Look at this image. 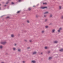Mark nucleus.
<instances>
[{
  "mask_svg": "<svg viewBox=\"0 0 63 63\" xmlns=\"http://www.w3.org/2000/svg\"><path fill=\"white\" fill-rule=\"evenodd\" d=\"M23 63H24V62H25L23 61Z\"/></svg>",
  "mask_w": 63,
  "mask_h": 63,
  "instance_id": "nucleus-36",
  "label": "nucleus"
},
{
  "mask_svg": "<svg viewBox=\"0 0 63 63\" xmlns=\"http://www.w3.org/2000/svg\"><path fill=\"white\" fill-rule=\"evenodd\" d=\"M33 7H35V6H33Z\"/></svg>",
  "mask_w": 63,
  "mask_h": 63,
  "instance_id": "nucleus-41",
  "label": "nucleus"
},
{
  "mask_svg": "<svg viewBox=\"0 0 63 63\" xmlns=\"http://www.w3.org/2000/svg\"><path fill=\"white\" fill-rule=\"evenodd\" d=\"M54 42V43H58V41H55Z\"/></svg>",
  "mask_w": 63,
  "mask_h": 63,
  "instance_id": "nucleus-8",
  "label": "nucleus"
},
{
  "mask_svg": "<svg viewBox=\"0 0 63 63\" xmlns=\"http://www.w3.org/2000/svg\"><path fill=\"white\" fill-rule=\"evenodd\" d=\"M30 48L29 47L27 48Z\"/></svg>",
  "mask_w": 63,
  "mask_h": 63,
  "instance_id": "nucleus-40",
  "label": "nucleus"
},
{
  "mask_svg": "<svg viewBox=\"0 0 63 63\" xmlns=\"http://www.w3.org/2000/svg\"><path fill=\"white\" fill-rule=\"evenodd\" d=\"M1 63H4V62H2Z\"/></svg>",
  "mask_w": 63,
  "mask_h": 63,
  "instance_id": "nucleus-39",
  "label": "nucleus"
},
{
  "mask_svg": "<svg viewBox=\"0 0 63 63\" xmlns=\"http://www.w3.org/2000/svg\"><path fill=\"white\" fill-rule=\"evenodd\" d=\"M47 19H45V22H47Z\"/></svg>",
  "mask_w": 63,
  "mask_h": 63,
  "instance_id": "nucleus-14",
  "label": "nucleus"
},
{
  "mask_svg": "<svg viewBox=\"0 0 63 63\" xmlns=\"http://www.w3.org/2000/svg\"><path fill=\"white\" fill-rule=\"evenodd\" d=\"M59 51H63V49H62L59 50Z\"/></svg>",
  "mask_w": 63,
  "mask_h": 63,
  "instance_id": "nucleus-9",
  "label": "nucleus"
},
{
  "mask_svg": "<svg viewBox=\"0 0 63 63\" xmlns=\"http://www.w3.org/2000/svg\"><path fill=\"white\" fill-rule=\"evenodd\" d=\"M30 10H31V8H29L28 9V10H29L30 11Z\"/></svg>",
  "mask_w": 63,
  "mask_h": 63,
  "instance_id": "nucleus-23",
  "label": "nucleus"
},
{
  "mask_svg": "<svg viewBox=\"0 0 63 63\" xmlns=\"http://www.w3.org/2000/svg\"><path fill=\"white\" fill-rule=\"evenodd\" d=\"M36 17H38V15H36Z\"/></svg>",
  "mask_w": 63,
  "mask_h": 63,
  "instance_id": "nucleus-28",
  "label": "nucleus"
},
{
  "mask_svg": "<svg viewBox=\"0 0 63 63\" xmlns=\"http://www.w3.org/2000/svg\"><path fill=\"white\" fill-rule=\"evenodd\" d=\"M27 22H28V23H29V21L27 20Z\"/></svg>",
  "mask_w": 63,
  "mask_h": 63,
  "instance_id": "nucleus-32",
  "label": "nucleus"
},
{
  "mask_svg": "<svg viewBox=\"0 0 63 63\" xmlns=\"http://www.w3.org/2000/svg\"><path fill=\"white\" fill-rule=\"evenodd\" d=\"M16 44H15V46H16Z\"/></svg>",
  "mask_w": 63,
  "mask_h": 63,
  "instance_id": "nucleus-37",
  "label": "nucleus"
},
{
  "mask_svg": "<svg viewBox=\"0 0 63 63\" xmlns=\"http://www.w3.org/2000/svg\"><path fill=\"white\" fill-rule=\"evenodd\" d=\"M11 4H14V3L13 2H12Z\"/></svg>",
  "mask_w": 63,
  "mask_h": 63,
  "instance_id": "nucleus-31",
  "label": "nucleus"
},
{
  "mask_svg": "<svg viewBox=\"0 0 63 63\" xmlns=\"http://www.w3.org/2000/svg\"><path fill=\"white\" fill-rule=\"evenodd\" d=\"M62 19H63V16H62L61 17Z\"/></svg>",
  "mask_w": 63,
  "mask_h": 63,
  "instance_id": "nucleus-22",
  "label": "nucleus"
},
{
  "mask_svg": "<svg viewBox=\"0 0 63 63\" xmlns=\"http://www.w3.org/2000/svg\"><path fill=\"white\" fill-rule=\"evenodd\" d=\"M52 15H50V17H52Z\"/></svg>",
  "mask_w": 63,
  "mask_h": 63,
  "instance_id": "nucleus-13",
  "label": "nucleus"
},
{
  "mask_svg": "<svg viewBox=\"0 0 63 63\" xmlns=\"http://www.w3.org/2000/svg\"><path fill=\"white\" fill-rule=\"evenodd\" d=\"M8 3H9V1H7L6 3V4H8Z\"/></svg>",
  "mask_w": 63,
  "mask_h": 63,
  "instance_id": "nucleus-24",
  "label": "nucleus"
},
{
  "mask_svg": "<svg viewBox=\"0 0 63 63\" xmlns=\"http://www.w3.org/2000/svg\"><path fill=\"white\" fill-rule=\"evenodd\" d=\"M11 37L13 38V37H14V34H11Z\"/></svg>",
  "mask_w": 63,
  "mask_h": 63,
  "instance_id": "nucleus-6",
  "label": "nucleus"
},
{
  "mask_svg": "<svg viewBox=\"0 0 63 63\" xmlns=\"http://www.w3.org/2000/svg\"><path fill=\"white\" fill-rule=\"evenodd\" d=\"M45 27H46V28H48V27L47 26H45Z\"/></svg>",
  "mask_w": 63,
  "mask_h": 63,
  "instance_id": "nucleus-17",
  "label": "nucleus"
},
{
  "mask_svg": "<svg viewBox=\"0 0 63 63\" xmlns=\"http://www.w3.org/2000/svg\"><path fill=\"white\" fill-rule=\"evenodd\" d=\"M30 42H32V41H31V40H30Z\"/></svg>",
  "mask_w": 63,
  "mask_h": 63,
  "instance_id": "nucleus-33",
  "label": "nucleus"
},
{
  "mask_svg": "<svg viewBox=\"0 0 63 63\" xmlns=\"http://www.w3.org/2000/svg\"><path fill=\"white\" fill-rule=\"evenodd\" d=\"M52 59V57H49V60H50Z\"/></svg>",
  "mask_w": 63,
  "mask_h": 63,
  "instance_id": "nucleus-12",
  "label": "nucleus"
},
{
  "mask_svg": "<svg viewBox=\"0 0 63 63\" xmlns=\"http://www.w3.org/2000/svg\"><path fill=\"white\" fill-rule=\"evenodd\" d=\"M6 6H7V5H5L4 6V7H6Z\"/></svg>",
  "mask_w": 63,
  "mask_h": 63,
  "instance_id": "nucleus-35",
  "label": "nucleus"
},
{
  "mask_svg": "<svg viewBox=\"0 0 63 63\" xmlns=\"http://www.w3.org/2000/svg\"><path fill=\"white\" fill-rule=\"evenodd\" d=\"M32 63H35L36 62L35 61H32Z\"/></svg>",
  "mask_w": 63,
  "mask_h": 63,
  "instance_id": "nucleus-11",
  "label": "nucleus"
},
{
  "mask_svg": "<svg viewBox=\"0 0 63 63\" xmlns=\"http://www.w3.org/2000/svg\"><path fill=\"white\" fill-rule=\"evenodd\" d=\"M44 16L45 17H46V16H47V15H44Z\"/></svg>",
  "mask_w": 63,
  "mask_h": 63,
  "instance_id": "nucleus-19",
  "label": "nucleus"
},
{
  "mask_svg": "<svg viewBox=\"0 0 63 63\" xmlns=\"http://www.w3.org/2000/svg\"><path fill=\"white\" fill-rule=\"evenodd\" d=\"M22 0H19L18 1H19V2H21V1H22Z\"/></svg>",
  "mask_w": 63,
  "mask_h": 63,
  "instance_id": "nucleus-15",
  "label": "nucleus"
},
{
  "mask_svg": "<svg viewBox=\"0 0 63 63\" xmlns=\"http://www.w3.org/2000/svg\"><path fill=\"white\" fill-rule=\"evenodd\" d=\"M43 4L44 5V4H47V3H43Z\"/></svg>",
  "mask_w": 63,
  "mask_h": 63,
  "instance_id": "nucleus-25",
  "label": "nucleus"
},
{
  "mask_svg": "<svg viewBox=\"0 0 63 63\" xmlns=\"http://www.w3.org/2000/svg\"><path fill=\"white\" fill-rule=\"evenodd\" d=\"M44 32H45V31H42V33H44Z\"/></svg>",
  "mask_w": 63,
  "mask_h": 63,
  "instance_id": "nucleus-18",
  "label": "nucleus"
},
{
  "mask_svg": "<svg viewBox=\"0 0 63 63\" xmlns=\"http://www.w3.org/2000/svg\"><path fill=\"white\" fill-rule=\"evenodd\" d=\"M62 30V28H61L59 29V30L58 31V32H60V30Z\"/></svg>",
  "mask_w": 63,
  "mask_h": 63,
  "instance_id": "nucleus-2",
  "label": "nucleus"
},
{
  "mask_svg": "<svg viewBox=\"0 0 63 63\" xmlns=\"http://www.w3.org/2000/svg\"><path fill=\"white\" fill-rule=\"evenodd\" d=\"M1 44H3V45H5V44H6V42H1Z\"/></svg>",
  "mask_w": 63,
  "mask_h": 63,
  "instance_id": "nucleus-1",
  "label": "nucleus"
},
{
  "mask_svg": "<svg viewBox=\"0 0 63 63\" xmlns=\"http://www.w3.org/2000/svg\"><path fill=\"white\" fill-rule=\"evenodd\" d=\"M18 51H20V49H18Z\"/></svg>",
  "mask_w": 63,
  "mask_h": 63,
  "instance_id": "nucleus-21",
  "label": "nucleus"
},
{
  "mask_svg": "<svg viewBox=\"0 0 63 63\" xmlns=\"http://www.w3.org/2000/svg\"><path fill=\"white\" fill-rule=\"evenodd\" d=\"M1 5V4H0V6Z\"/></svg>",
  "mask_w": 63,
  "mask_h": 63,
  "instance_id": "nucleus-42",
  "label": "nucleus"
},
{
  "mask_svg": "<svg viewBox=\"0 0 63 63\" xmlns=\"http://www.w3.org/2000/svg\"><path fill=\"white\" fill-rule=\"evenodd\" d=\"M20 12V11H18L17 12V13H19V12Z\"/></svg>",
  "mask_w": 63,
  "mask_h": 63,
  "instance_id": "nucleus-27",
  "label": "nucleus"
},
{
  "mask_svg": "<svg viewBox=\"0 0 63 63\" xmlns=\"http://www.w3.org/2000/svg\"><path fill=\"white\" fill-rule=\"evenodd\" d=\"M36 53L37 52H34L32 53V54H36Z\"/></svg>",
  "mask_w": 63,
  "mask_h": 63,
  "instance_id": "nucleus-7",
  "label": "nucleus"
},
{
  "mask_svg": "<svg viewBox=\"0 0 63 63\" xmlns=\"http://www.w3.org/2000/svg\"><path fill=\"white\" fill-rule=\"evenodd\" d=\"M45 49H47V47H45Z\"/></svg>",
  "mask_w": 63,
  "mask_h": 63,
  "instance_id": "nucleus-20",
  "label": "nucleus"
},
{
  "mask_svg": "<svg viewBox=\"0 0 63 63\" xmlns=\"http://www.w3.org/2000/svg\"><path fill=\"white\" fill-rule=\"evenodd\" d=\"M47 13H48V12L47 11H46L44 13V14H47Z\"/></svg>",
  "mask_w": 63,
  "mask_h": 63,
  "instance_id": "nucleus-5",
  "label": "nucleus"
},
{
  "mask_svg": "<svg viewBox=\"0 0 63 63\" xmlns=\"http://www.w3.org/2000/svg\"><path fill=\"white\" fill-rule=\"evenodd\" d=\"M40 8H41V9H46V8H47V7H41Z\"/></svg>",
  "mask_w": 63,
  "mask_h": 63,
  "instance_id": "nucleus-4",
  "label": "nucleus"
},
{
  "mask_svg": "<svg viewBox=\"0 0 63 63\" xmlns=\"http://www.w3.org/2000/svg\"><path fill=\"white\" fill-rule=\"evenodd\" d=\"M2 48H3V46H0V49H2Z\"/></svg>",
  "mask_w": 63,
  "mask_h": 63,
  "instance_id": "nucleus-10",
  "label": "nucleus"
},
{
  "mask_svg": "<svg viewBox=\"0 0 63 63\" xmlns=\"http://www.w3.org/2000/svg\"><path fill=\"white\" fill-rule=\"evenodd\" d=\"M41 54H43V53H41Z\"/></svg>",
  "mask_w": 63,
  "mask_h": 63,
  "instance_id": "nucleus-38",
  "label": "nucleus"
},
{
  "mask_svg": "<svg viewBox=\"0 0 63 63\" xmlns=\"http://www.w3.org/2000/svg\"><path fill=\"white\" fill-rule=\"evenodd\" d=\"M24 41H25V42H27V40H24Z\"/></svg>",
  "mask_w": 63,
  "mask_h": 63,
  "instance_id": "nucleus-29",
  "label": "nucleus"
},
{
  "mask_svg": "<svg viewBox=\"0 0 63 63\" xmlns=\"http://www.w3.org/2000/svg\"><path fill=\"white\" fill-rule=\"evenodd\" d=\"M48 53H50V51H48Z\"/></svg>",
  "mask_w": 63,
  "mask_h": 63,
  "instance_id": "nucleus-30",
  "label": "nucleus"
},
{
  "mask_svg": "<svg viewBox=\"0 0 63 63\" xmlns=\"http://www.w3.org/2000/svg\"><path fill=\"white\" fill-rule=\"evenodd\" d=\"M55 30L54 29L52 30L51 31V32L52 33H54V32H55Z\"/></svg>",
  "mask_w": 63,
  "mask_h": 63,
  "instance_id": "nucleus-3",
  "label": "nucleus"
},
{
  "mask_svg": "<svg viewBox=\"0 0 63 63\" xmlns=\"http://www.w3.org/2000/svg\"><path fill=\"white\" fill-rule=\"evenodd\" d=\"M13 49L14 50H16V48H13Z\"/></svg>",
  "mask_w": 63,
  "mask_h": 63,
  "instance_id": "nucleus-16",
  "label": "nucleus"
},
{
  "mask_svg": "<svg viewBox=\"0 0 63 63\" xmlns=\"http://www.w3.org/2000/svg\"><path fill=\"white\" fill-rule=\"evenodd\" d=\"M9 16H8V17H7L6 18H9Z\"/></svg>",
  "mask_w": 63,
  "mask_h": 63,
  "instance_id": "nucleus-34",
  "label": "nucleus"
},
{
  "mask_svg": "<svg viewBox=\"0 0 63 63\" xmlns=\"http://www.w3.org/2000/svg\"><path fill=\"white\" fill-rule=\"evenodd\" d=\"M61 6H60L59 7V9H61Z\"/></svg>",
  "mask_w": 63,
  "mask_h": 63,
  "instance_id": "nucleus-26",
  "label": "nucleus"
}]
</instances>
